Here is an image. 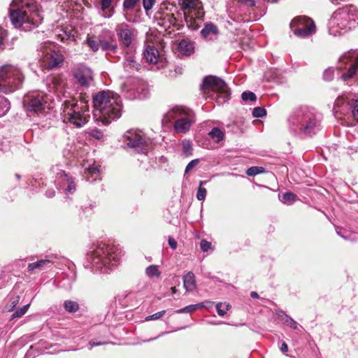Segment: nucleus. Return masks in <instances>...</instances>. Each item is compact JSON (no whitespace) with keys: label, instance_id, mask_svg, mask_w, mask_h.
Wrapping results in <instances>:
<instances>
[{"label":"nucleus","instance_id":"f704fd0d","mask_svg":"<svg viewBox=\"0 0 358 358\" xmlns=\"http://www.w3.org/2000/svg\"><path fill=\"white\" fill-rule=\"evenodd\" d=\"M100 41L97 40L94 36H87L86 43L93 52H96L100 48Z\"/></svg>","mask_w":358,"mask_h":358},{"label":"nucleus","instance_id":"680f3d73","mask_svg":"<svg viewBox=\"0 0 358 358\" xmlns=\"http://www.w3.org/2000/svg\"><path fill=\"white\" fill-rule=\"evenodd\" d=\"M45 195L48 198H52L55 195V191L53 189H49L45 191Z\"/></svg>","mask_w":358,"mask_h":358},{"label":"nucleus","instance_id":"5fc2aeb1","mask_svg":"<svg viewBox=\"0 0 358 358\" xmlns=\"http://www.w3.org/2000/svg\"><path fill=\"white\" fill-rule=\"evenodd\" d=\"M8 36V31L5 29H0V49L3 50L4 39Z\"/></svg>","mask_w":358,"mask_h":358},{"label":"nucleus","instance_id":"f8f14e48","mask_svg":"<svg viewBox=\"0 0 358 358\" xmlns=\"http://www.w3.org/2000/svg\"><path fill=\"white\" fill-rule=\"evenodd\" d=\"M50 96L43 92H33L27 94L24 98V106L27 113L39 114L48 107Z\"/></svg>","mask_w":358,"mask_h":358},{"label":"nucleus","instance_id":"4d7b16f0","mask_svg":"<svg viewBox=\"0 0 358 358\" xmlns=\"http://www.w3.org/2000/svg\"><path fill=\"white\" fill-rule=\"evenodd\" d=\"M238 1L248 8H252L255 6V0H238Z\"/></svg>","mask_w":358,"mask_h":358},{"label":"nucleus","instance_id":"c9c22d12","mask_svg":"<svg viewBox=\"0 0 358 358\" xmlns=\"http://www.w3.org/2000/svg\"><path fill=\"white\" fill-rule=\"evenodd\" d=\"M145 273L150 278L154 277L159 278L161 275V272L157 265H150L148 266L145 269Z\"/></svg>","mask_w":358,"mask_h":358},{"label":"nucleus","instance_id":"b1692460","mask_svg":"<svg viewBox=\"0 0 358 358\" xmlns=\"http://www.w3.org/2000/svg\"><path fill=\"white\" fill-rule=\"evenodd\" d=\"M178 48L182 55L190 56L194 52L195 43L189 38H183L179 42Z\"/></svg>","mask_w":358,"mask_h":358},{"label":"nucleus","instance_id":"2f4dec72","mask_svg":"<svg viewBox=\"0 0 358 358\" xmlns=\"http://www.w3.org/2000/svg\"><path fill=\"white\" fill-rule=\"evenodd\" d=\"M100 48L103 51L111 52L115 53L117 51V45L116 43H115V42L110 43L105 40H101L100 41Z\"/></svg>","mask_w":358,"mask_h":358},{"label":"nucleus","instance_id":"0e129e2a","mask_svg":"<svg viewBox=\"0 0 358 358\" xmlns=\"http://www.w3.org/2000/svg\"><path fill=\"white\" fill-rule=\"evenodd\" d=\"M280 351L282 353H285L288 351V345L285 342H282L281 347H280Z\"/></svg>","mask_w":358,"mask_h":358},{"label":"nucleus","instance_id":"e2e57ef3","mask_svg":"<svg viewBox=\"0 0 358 358\" xmlns=\"http://www.w3.org/2000/svg\"><path fill=\"white\" fill-rule=\"evenodd\" d=\"M336 232H337V234H338V236H340L341 238H343V239H345V240H349V239L350 238V237H348V236H347V235H345V234L343 232V231H342V229H336Z\"/></svg>","mask_w":358,"mask_h":358},{"label":"nucleus","instance_id":"2eb2a0df","mask_svg":"<svg viewBox=\"0 0 358 358\" xmlns=\"http://www.w3.org/2000/svg\"><path fill=\"white\" fill-rule=\"evenodd\" d=\"M124 143L127 147L134 149V150L139 154H147L149 149L150 140L141 131L135 130H129L124 135Z\"/></svg>","mask_w":358,"mask_h":358},{"label":"nucleus","instance_id":"58836bf2","mask_svg":"<svg viewBox=\"0 0 358 358\" xmlns=\"http://www.w3.org/2000/svg\"><path fill=\"white\" fill-rule=\"evenodd\" d=\"M229 308L230 305L227 303L220 302L216 304V310L220 316H224Z\"/></svg>","mask_w":358,"mask_h":358},{"label":"nucleus","instance_id":"de8ad7c7","mask_svg":"<svg viewBox=\"0 0 358 358\" xmlns=\"http://www.w3.org/2000/svg\"><path fill=\"white\" fill-rule=\"evenodd\" d=\"M266 114V110L262 107H255L252 111V115L255 117H263Z\"/></svg>","mask_w":358,"mask_h":358},{"label":"nucleus","instance_id":"864d4df0","mask_svg":"<svg viewBox=\"0 0 358 358\" xmlns=\"http://www.w3.org/2000/svg\"><path fill=\"white\" fill-rule=\"evenodd\" d=\"M199 159H195L189 162L185 168V173H189L194 167H195L199 164Z\"/></svg>","mask_w":358,"mask_h":358},{"label":"nucleus","instance_id":"3c124183","mask_svg":"<svg viewBox=\"0 0 358 358\" xmlns=\"http://www.w3.org/2000/svg\"><path fill=\"white\" fill-rule=\"evenodd\" d=\"M200 248L203 252H208L211 250V243L203 239L201 241Z\"/></svg>","mask_w":358,"mask_h":358},{"label":"nucleus","instance_id":"39448f33","mask_svg":"<svg viewBox=\"0 0 358 358\" xmlns=\"http://www.w3.org/2000/svg\"><path fill=\"white\" fill-rule=\"evenodd\" d=\"M62 104V117L64 122H69L77 128L83 127L90 119L87 103L76 96L64 95Z\"/></svg>","mask_w":358,"mask_h":358},{"label":"nucleus","instance_id":"6ab92c4d","mask_svg":"<svg viewBox=\"0 0 358 358\" xmlns=\"http://www.w3.org/2000/svg\"><path fill=\"white\" fill-rule=\"evenodd\" d=\"M115 30L120 42L127 47L131 44L137 34L136 30L126 23L118 24Z\"/></svg>","mask_w":358,"mask_h":358},{"label":"nucleus","instance_id":"4be33fe9","mask_svg":"<svg viewBox=\"0 0 358 358\" xmlns=\"http://www.w3.org/2000/svg\"><path fill=\"white\" fill-rule=\"evenodd\" d=\"M83 177L89 182L100 180V166L94 161L92 164L84 166Z\"/></svg>","mask_w":358,"mask_h":358},{"label":"nucleus","instance_id":"7ed1b4c3","mask_svg":"<svg viewBox=\"0 0 358 358\" xmlns=\"http://www.w3.org/2000/svg\"><path fill=\"white\" fill-rule=\"evenodd\" d=\"M120 257L121 250L117 246L99 242L90 248L87 260L92 271L107 273L120 263Z\"/></svg>","mask_w":358,"mask_h":358},{"label":"nucleus","instance_id":"7c9ffc66","mask_svg":"<svg viewBox=\"0 0 358 358\" xmlns=\"http://www.w3.org/2000/svg\"><path fill=\"white\" fill-rule=\"evenodd\" d=\"M279 199L285 204L291 205L296 201L297 196L291 192H287L282 194H279Z\"/></svg>","mask_w":358,"mask_h":358},{"label":"nucleus","instance_id":"c85d7f7f","mask_svg":"<svg viewBox=\"0 0 358 358\" xmlns=\"http://www.w3.org/2000/svg\"><path fill=\"white\" fill-rule=\"evenodd\" d=\"M112 0H100L101 7V15L105 18H109L113 15V9L110 8Z\"/></svg>","mask_w":358,"mask_h":358},{"label":"nucleus","instance_id":"423d86ee","mask_svg":"<svg viewBox=\"0 0 358 358\" xmlns=\"http://www.w3.org/2000/svg\"><path fill=\"white\" fill-rule=\"evenodd\" d=\"M358 26V10L352 5L339 8L328 22L329 32L334 36L341 35Z\"/></svg>","mask_w":358,"mask_h":358},{"label":"nucleus","instance_id":"0eeeda50","mask_svg":"<svg viewBox=\"0 0 358 358\" xmlns=\"http://www.w3.org/2000/svg\"><path fill=\"white\" fill-rule=\"evenodd\" d=\"M175 120L174 131L177 134H185L195 122L194 113L189 108L176 106L169 110L162 120V124L168 125Z\"/></svg>","mask_w":358,"mask_h":358},{"label":"nucleus","instance_id":"9d476101","mask_svg":"<svg viewBox=\"0 0 358 358\" xmlns=\"http://www.w3.org/2000/svg\"><path fill=\"white\" fill-rule=\"evenodd\" d=\"M201 90L206 93H210L213 99H217V102L220 104L228 101L230 98V90L226 83L221 78L208 76L203 79L201 85Z\"/></svg>","mask_w":358,"mask_h":358},{"label":"nucleus","instance_id":"473e14b6","mask_svg":"<svg viewBox=\"0 0 358 358\" xmlns=\"http://www.w3.org/2000/svg\"><path fill=\"white\" fill-rule=\"evenodd\" d=\"M209 136L216 143H219L223 140L224 134L218 127H213L208 133Z\"/></svg>","mask_w":358,"mask_h":358},{"label":"nucleus","instance_id":"393cba45","mask_svg":"<svg viewBox=\"0 0 358 358\" xmlns=\"http://www.w3.org/2000/svg\"><path fill=\"white\" fill-rule=\"evenodd\" d=\"M143 57L150 64H157L159 51L155 47L148 45L143 51Z\"/></svg>","mask_w":358,"mask_h":358},{"label":"nucleus","instance_id":"aec40b11","mask_svg":"<svg viewBox=\"0 0 358 358\" xmlns=\"http://www.w3.org/2000/svg\"><path fill=\"white\" fill-rule=\"evenodd\" d=\"M43 60L44 66L49 70L60 67L64 62V56L59 52L55 50H47Z\"/></svg>","mask_w":358,"mask_h":358},{"label":"nucleus","instance_id":"8fccbe9b","mask_svg":"<svg viewBox=\"0 0 358 358\" xmlns=\"http://www.w3.org/2000/svg\"><path fill=\"white\" fill-rule=\"evenodd\" d=\"M334 71L332 69H326L323 73V78L327 81L332 80L334 78Z\"/></svg>","mask_w":358,"mask_h":358},{"label":"nucleus","instance_id":"4468645a","mask_svg":"<svg viewBox=\"0 0 358 358\" xmlns=\"http://www.w3.org/2000/svg\"><path fill=\"white\" fill-rule=\"evenodd\" d=\"M177 15L175 16L174 13L168 12H158L154 16V22L157 25L162 27L164 30L169 33H171L174 29H181L183 24V20L181 14L179 11L177 12Z\"/></svg>","mask_w":358,"mask_h":358},{"label":"nucleus","instance_id":"bf43d9fd","mask_svg":"<svg viewBox=\"0 0 358 358\" xmlns=\"http://www.w3.org/2000/svg\"><path fill=\"white\" fill-rule=\"evenodd\" d=\"M168 242H169V245L171 249L176 250L177 248V245H178L177 242L173 237L170 236L169 238Z\"/></svg>","mask_w":358,"mask_h":358},{"label":"nucleus","instance_id":"774afa93","mask_svg":"<svg viewBox=\"0 0 358 358\" xmlns=\"http://www.w3.org/2000/svg\"><path fill=\"white\" fill-rule=\"evenodd\" d=\"M250 296L253 299H258L259 294L256 292H252L250 294Z\"/></svg>","mask_w":358,"mask_h":358},{"label":"nucleus","instance_id":"c03bdc74","mask_svg":"<svg viewBox=\"0 0 358 358\" xmlns=\"http://www.w3.org/2000/svg\"><path fill=\"white\" fill-rule=\"evenodd\" d=\"M264 171V168L262 166H252L246 171V174L249 176H255Z\"/></svg>","mask_w":358,"mask_h":358},{"label":"nucleus","instance_id":"a18cd8bd","mask_svg":"<svg viewBox=\"0 0 358 358\" xmlns=\"http://www.w3.org/2000/svg\"><path fill=\"white\" fill-rule=\"evenodd\" d=\"M241 98L244 101H255L257 99L256 94L252 92H243L241 94Z\"/></svg>","mask_w":358,"mask_h":358},{"label":"nucleus","instance_id":"1a4fd4ad","mask_svg":"<svg viewBox=\"0 0 358 358\" xmlns=\"http://www.w3.org/2000/svg\"><path fill=\"white\" fill-rule=\"evenodd\" d=\"M24 79L22 70L13 64L0 66V92L10 94L20 89Z\"/></svg>","mask_w":358,"mask_h":358},{"label":"nucleus","instance_id":"13d9d810","mask_svg":"<svg viewBox=\"0 0 358 358\" xmlns=\"http://www.w3.org/2000/svg\"><path fill=\"white\" fill-rule=\"evenodd\" d=\"M106 343H107V342H106V341H96L95 340H92L89 343L90 345V349H92L93 347L102 345H104Z\"/></svg>","mask_w":358,"mask_h":358},{"label":"nucleus","instance_id":"ddd939ff","mask_svg":"<svg viewBox=\"0 0 358 358\" xmlns=\"http://www.w3.org/2000/svg\"><path fill=\"white\" fill-rule=\"evenodd\" d=\"M55 175V185L59 190L63 191L66 195L72 194L76 190L75 178L61 168V165L53 166L51 169Z\"/></svg>","mask_w":358,"mask_h":358},{"label":"nucleus","instance_id":"e433bc0d","mask_svg":"<svg viewBox=\"0 0 358 358\" xmlns=\"http://www.w3.org/2000/svg\"><path fill=\"white\" fill-rule=\"evenodd\" d=\"M10 108V101L5 97H0V117L6 115Z\"/></svg>","mask_w":358,"mask_h":358},{"label":"nucleus","instance_id":"79ce46f5","mask_svg":"<svg viewBox=\"0 0 358 358\" xmlns=\"http://www.w3.org/2000/svg\"><path fill=\"white\" fill-rule=\"evenodd\" d=\"M29 307V304H27V305L23 306L21 308H17L13 313V315L11 316V319L21 317L22 315H24L27 313Z\"/></svg>","mask_w":358,"mask_h":358},{"label":"nucleus","instance_id":"09e8293b","mask_svg":"<svg viewBox=\"0 0 358 358\" xmlns=\"http://www.w3.org/2000/svg\"><path fill=\"white\" fill-rule=\"evenodd\" d=\"M165 313H166V310L159 311L156 313H154L152 315L147 316L145 317V320L150 321V320L160 319L162 317H163Z\"/></svg>","mask_w":358,"mask_h":358},{"label":"nucleus","instance_id":"a19ab883","mask_svg":"<svg viewBox=\"0 0 358 358\" xmlns=\"http://www.w3.org/2000/svg\"><path fill=\"white\" fill-rule=\"evenodd\" d=\"M201 306L200 303L199 304H192L185 306L183 308L178 309L176 310L177 313H192L197 310V308Z\"/></svg>","mask_w":358,"mask_h":358},{"label":"nucleus","instance_id":"37998d69","mask_svg":"<svg viewBox=\"0 0 358 358\" xmlns=\"http://www.w3.org/2000/svg\"><path fill=\"white\" fill-rule=\"evenodd\" d=\"M17 40L16 37L9 38V36H6V39H4L3 50H12L14 48L15 43Z\"/></svg>","mask_w":358,"mask_h":358},{"label":"nucleus","instance_id":"49530a36","mask_svg":"<svg viewBox=\"0 0 358 358\" xmlns=\"http://www.w3.org/2000/svg\"><path fill=\"white\" fill-rule=\"evenodd\" d=\"M350 106L352 109V114L353 117L358 120V100L352 99L350 102Z\"/></svg>","mask_w":358,"mask_h":358},{"label":"nucleus","instance_id":"c756f323","mask_svg":"<svg viewBox=\"0 0 358 358\" xmlns=\"http://www.w3.org/2000/svg\"><path fill=\"white\" fill-rule=\"evenodd\" d=\"M278 316L284 324L289 326L292 329H296L298 328L297 322L293 318L287 315L283 310L279 311Z\"/></svg>","mask_w":358,"mask_h":358},{"label":"nucleus","instance_id":"bb28decb","mask_svg":"<svg viewBox=\"0 0 358 358\" xmlns=\"http://www.w3.org/2000/svg\"><path fill=\"white\" fill-rule=\"evenodd\" d=\"M140 0H124L123 2V11L124 12V17L129 22H134L132 17L129 15V12L134 10Z\"/></svg>","mask_w":358,"mask_h":358},{"label":"nucleus","instance_id":"9b49d317","mask_svg":"<svg viewBox=\"0 0 358 358\" xmlns=\"http://www.w3.org/2000/svg\"><path fill=\"white\" fill-rule=\"evenodd\" d=\"M338 68L343 71L341 78L344 81L358 75V50H351L341 56L338 62Z\"/></svg>","mask_w":358,"mask_h":358},{"label":"nucleus","instance_id":"ea45409f","mask_svg":"<svg viewBox=\"0 0 358 358\" xmlns=\"http://www.w3.org/2000/svg\"><path fill=\"white\" fill-rule=\"evenodd\" d=\"M182 152L186 157H189L192 155V144L189 141L185 140L182 141Z\"/></svg>","mask_w":358,"mask_h":358},{"label":"nucleus","instance_id":"69168bd1","mask_svg":"<svg viewBox=\"0 0 358 358\" xmlns=\"http://www.w3.org/2000/svg\"><path fill=\"white\" fill-rule=\"evenodd\" d=\"M18 302H19V296H17L11 302V308H10V310H13V308L17 306Z\"/></svg>","mask_w":358,"mask_h":358},{"label":"nucleus","instance_id":"603ef678","mask_svg":"<svg viewBox=\"0 0 358 358\" xmlns=\"http://www.w3.org/2000/svg\"><path fill=\"white\" fill-rule=\"evenodd\" d=\"M90 136L96 139L100 140L103 137V134L100 129H95L91 131Z\"/></svg>","mask_w":358,"mask_h":358},{"label":"nucleus","instance_id":"a211bd4d","mask_svg":"<svg viewBox=\"0 0 358 358\" xmlns=\"http://www.w3.org/2000/svg\"><path fill=\"white\" fill-rule=\"evenodd\" d=\"M72 75L76 83L83 89H87L93 83V72L90 68L80 64L72 70Z\"/></svg>","mask_w":358,"mask_h":358},{"label":"nucleus","instance_id":"6e6d98bb","mask_svg":"<svg viewBox=\"0 0 358 358\" xmlns=\"http://www.w3.org/2000/svg\"><path fill=\"white\" fill-rule=\"evenodd\" d=\"M155 0H143L144 9L146 11L150 10L155 4Z\"/></svg>","mask_w":358,"mask_h":358},{"label":"nucleus","instance_id":"412c9836","mask_svg":"<svg viewBox=\"0 0 358 358\" xmlns=\"http://www.w3.org/2000/svg\"><path fill=\"white\" fill-rule=\"evenodd\" d=\"M200 35L205 41L213 42L217 40L219 35L218 27L211 22H207L201 30Z\"/></svg>","mask_w":358,"mask_h":358},{"label":"nucleus","instance_id":"f257e3e1","mask_svg":"<svg viewBox=\"0 0 358 358\" xmlns=\"http://www.w3.org/2000/svg\"><path fill=\"white\" fill-rule=\"evenodd\" d=\"M322 115L314 108L303 106L294 110L287 119L288 129L294 136L311 138L322 129Z\"/></svg>","mask_w":358,"mask_h":358},{"label":"nucleus","instance_id":"5701e85b","mask_svg":"<svg viewBox=\"0 0 358 358\" xmlns=\"http://www.w3.org/2000/svg\"><path fill=\"white\" fill-rule=\"evenodd\" d=\"M123 66L127 72L131 73L134 71H138L141 68V64L136 61L134 55L127 53L124 56Z\"/></svg>","mask_w":358,"mask_h":358},{"label":"nucleus","instance_id":"338daca9","mask_svg":"<svg viewBox=\"0 0 358 358\" xmlns=\"http://www.w3.org/2000/svg\"><path fill=\"white\" fill-rule=\"evenodd\" d=\"M334 5H340L342 2L345 1V0H329Z\"/></svg>","mask_w":358,"mask_h":358},{"label":"nucleus","instance_id":"20e7f679","mask_svg":"<svg viewBox=\"0 0 358 358\" xmlns=\"http://www.w3.org/2000/svg\"><path fill=\"white\" fill-rule=\"evenodd\" d=\"M13 3L19 4V8L10 13V18L15 27L27 31L41 23L43 17L34 0H13Z\"/></svg>","mask_w":358,"mask_h":358},{"label":"nucleus","instance_id":"dca6fc26","mask_svg":"<svg viewBox=\"0 0 358 358\" xmlns=\"http://www.w3.org/2000/svg\"><path fill=\"white\" fill-rule=\"evenodd\" d=\"M122 92L128 99H143L148 96V89L145 82L134 79L132 82L124 83L122 86Z\"/></svg>","mask_w":358,"mask_h":358},{"label":"nucleus","instance_id":"f3484780","mask_svg":"<svg viewBox=\"0 0 358 358\" xmlns=\"http://www.w3.org/2000/svg\"><path fill=\"white\" fill-rule=\"evenodd\" d=\"M290 25L294 34L302 38L308 37L315 32L313 20L306 16L295 17Z\"/></svg>","mask_w":358,"mask_h":358},{"label":"nucleus","instance_id":"72a5a7b5","mask_svg":"<svg viewBox=\"0 0 358 358\" xmlns=\"http://www.w3.org/2000/svg\"><path fill=\"white\" fill-rule=\"evenodd\" d=\"M64 308L65 310L70 313H74L79 309V304L72 300H66L64 302Z\"/></svg>","mask_w":358,"mask_h":358},{"label":"nucleus","instance_id":"6e6552de","mask_svg":"<svg viewBox=\"0 0 358 358\" xmlns=\"http://www.w3.org/2000/svg\"><path fill=\"white\" fill-rule=\"evenodd\" d=\"M183 22L192 30H197L203 22L205 12L200 0H178Z\"/></svg>","mask_w":358,"mask_h":358},{"label":"nucleus","instance_id":"cd10ccee","mask_svg":"<svg viewBox=\"0 0 358 358\" xmlns=\"http://www.w3.org/2000/svg\"><path fill=\"white\" fill-rule=\"evenodd\" d=\"M183 287L188 292L196 288L195 276L192 272L189 271L183 276Z\"/></svg>","mask_w":358,"mask_h":358},{"label":"nucleus","instance_id":"a878e982","mask_svg":"<svg viewBox=\"0 0 358 358\" xmlns=\"http://www.w3.org/2000/svg\"><path fill=\"white\" fill-rule=\"evenodd\" d=\"M52 264V261L49 259H41L36 262L29 264L27 270L29 272H34L36 270L41 271L50 268Z\"/></svg>","mask_w":358,"mask_h":358},{"label":"nucleus","instance_id":"f03ea898","mask_svg":"<svg viewBox=\"0 0 358 358\" xmlns=\"http://www.w3.org/2000/svg\"><path fill=\"white\" fill-rule=\"evenodd\" d=\"M92 102L94 117L105 125L118 120L122 115V100L116 92L100 91L93 96Z\"/></svg>","mask_w":358,"mask_h":358},{"label":"nucleus","instance_id":"052dcab7","mask_svg":"<svg viewBox=\"0 0 358 358\" xmlns=\"http://www.w3.org/2000/svg\"><path fill=\"white\" fill-rule=\"evenodd\" d=\"M344 99L343 97H338L334 102V108H339L343 103Z\"/></svg>","mask_w":358,"mask_h":358},{"label":"nucleus","instance_id":"4c0bfd02","mask_svg":"<svg viewBox=\"0 0 358 358\" xmlns=\"http://www.w3.org/2000/svg\"><path fill=\"white\" fill-rule=\"evenodd\" d=\"M206 181L201 180L199 182V187L196 192V199L199 201H203L206 199L207 190L206 188L201 187L203 184L206 183Z\"/></svg>","mask_w":358,"mask_h":358}]
</instances>
